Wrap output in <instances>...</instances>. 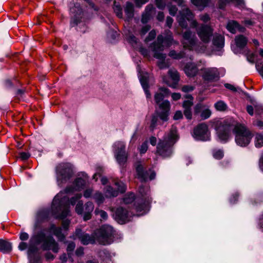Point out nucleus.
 <instances>
[{
  "label": "nucleus",
  "mask_w": 263,
  "mask_h": 263,
  "mask_svg": "<svg viewBox=\"0 0 263 263\" xmlns=\"http://www.w3.org/2000/svg\"><path fill=\"white\" fill-rule=\"evenodd\" d=\"M136 171V178L141 182H145L148 178V172L145 169L142 164L138 162L135 165Z\"/></svg>",
  "instance_id": "nucleus-14"
},
{
  "label": "nucleus",
  "mask_w": 263,
  "mask_h": 263,
  "mask_svg": "<svg viewBox=\"0 0 263 263\" xmlns=\"http://www.w3.org/2000/svg\"><path fill=\"white\" fill-rule=\"evenodd\" d=\"M156 3L158 8L163 9L165 7L164 0H156Z\"/></svg>",
  "instance_id": "nucleus-59"
},
{
  "label": "nucleus",
  "mask_w": 263,
  "mask_h": 263,
  "mask_svg": "<svg viewBox=\"0 0 263 263\" xmlns=\"http://www.w3.org/2000/svg\"><path fill=\"white\" fill-rule=\"evenodd\" d=\"M194 135L197 140L207 141L210 139L208 126L205 123L199 124L194 129Z\"/></svg>",
  "instance_id": "nucleus-8"
},
{
  "label": "nucleus",
  "mask_w": 263,
  "mask_h": 263,
  "mask_svg": "<svg viewBox=\"0 0 263 263\" xmlns=\"http://www.w3.org/2000/svg\"><path fill=\"white\" fill-rule=\"evenodd\" d=\"M105 195L106 197H116L118 195V191L114 190L110 186H107L106 188Z\"/></svg>",
  "instance_id": "nucleus-31"
},
{
  "label": "nucleus",
  "mask_w": 263,
  "mask_h": 263,
  "mask_svg": "<svg viewBox=\"0 0 263 263\" xmlns=\"http://www.w3.org/2000/svg\"><path fill=\"white\" fill-rule=\"evenodd\" d=\"M94 209V205L91 202H87L84 205L83 219L85 221L90 219L91 217V212Z\"/></svg>",
  "instance_id": "nucleus-17"
},
{
  "label": "nucleus",
  "mask_w": 263,
  "mask_h": 263,
  "mask_svg": "<svg viewBox=\"0 0 263 263\" xmlns=\"http://www.w3.org/2000/svg\"><path fill=\"white\" fill-rule=\"evenodd\" d=\"M168 73L172 79L176 82H178L179 80V74L178 72L174 69H171L168 71Z\"/></svg>",
  "instance_id": "nucleus-32"
},
{
  "label": "nucleus",
  "mask_w": 263,
  "mask_h": 263,
  "mask_svg": "<svg viewBox=\"0 0 263 263\" xmlns=\"http://www.w3.org/2000/svg\"><path fill=\"white\" fill-rule=\"evenodd\" d=\"M82 197V195L81 194H77L74 197L71 198L70 199V202L72 205H74L76 204L77 201L81 198Z\"/></svg>",
  "instance_id": "nucleus-56"
},
{
  "label": "nucleus",
  "mask_w": 263,
  "mask_h": 263,
  "mask_svg": "<svg viewBox=\"0 0 263 263\" xmlns=\"http://www.w3.org/2000/svg\"><path fill=\"white\" fill-rule=\"evenodd\" d=\"M114 10L116 13L117 16L119 18H122L123 16L122 8L119 5H116V2L114 3Z\"/></svg>",
  "instance_id": "nucleus-38"
},
{
  "label": "nucleus",
  "mask_w": 263,
  "mask_h": 263,
  "mask_svg": "<svg viewBox=\"0 0 263 263\" xmlns=\"http://www.w3.org/2000/svg\"><path fill=\"white\" fill-rule=\"evenodd\" d=\"M55 172L58 180L67 181L73 175V166L70 163L62 162L56 166Z\"/></svg>",
  "instance_id": "nucleus-6"
},
{
  "label": "nucleus",
  "mask_w": 263,
  "mask_h": 263,
  "mask_svg": "<svg viewBox=\"0 0 263 263\" xmlns=\"http://www.w3.org/2000/svg\"><path fill=\"white\" fill-rule=\"evenodd\" d=\"M140 82L143 89L148 88V81L145 76H143L140 78Z\"/></svg>",
  "instance_id": "nucleus-50"
},
{
  "label": "nucleus",
  "mask_w": 263,
  "mask_h": 263,
  "mask_svg": "<svg viewBox=\"0 0 263 263\" xmlns=\"http://www.w3.org/2000/svg\"><path fill=\"white\" fill-rule=\"evenodd\" d=\"M164 39L162 35H159L157 37V41L154 42L151 45V48L154 54L156 53H161V52L164 50L163 45Z\"/></svg>",
  "instance_id": "nucleus-15"
},
{
  "label": "nucleus",
  "mask_w": 263,
  "mask_h": 263,
  "mask_svg": "<svg viewBox=\"0 0 263 263\" xmlns=\"http://www.w3.org/2000/svg\"><path fill=\"white\" fill-rule=\"evenodd\" d=\"M211 114V111L209 109L206 108L202 110L200 117L202 120H205L209 118Z\"/></svg>",
  "instance_id": "nucleus-37"
},
{
  "label": "nucleus",
  "mask_w": 263,
  "mask_h": 263,
  "mask_svg": "<svg viewBox=\"0 0 263 263\" xmlns=\"http://www.w3.org/2000/svg\"><path fill=\"white\" fill-rule=\"evenodd\" d=\"M256 141L255 145L257 147H260L263 145V135H257L256 136Z\"/></svg>",
  "instance_id": "nucleus-44"
},
{
  "label": "nucleus",
  "mask_w": 263,
  "mask_h": 263,
  "mask_svg": "<svg viewBox=\"0 0 263 263\" xmlns=\"http://www.w3.org/2000/svg\"><path fill=\"white\" fill-rule=\"evenodd\" d=\"M235 43L238 47L242 48L247 44L246 38L242 35H238L235 37Z\"/></svg>",
  "instance_id": "nucleus-24"
},
{
  "label": "nucleus",
  "mask_w": 263,
  "mask_h": 263,
  "mask_svg": "<svg viewBox=\"0 0 263 263\" xmlns=\"http://www.w3.org/2000/svg\"><path fill=\"white\" fill-rule=\"evenodd\" d=\"M128 42L133 45H136L138 43V39L134 35H130L128 37Z\"/></svg>",
  "instance_id": "nucleus-55"
},
{
  "label": "nucleus",
  "mask_w": 263,
  "mask_h": 263,
  "mask_svg": "<svg viewBox=\"0 0 263 263\" xmlns=\"http://www.w3.org/2000/svg\"><path fill=\"white\" fill-rule=\"evenodd\" d=\"M115 184L118 186V192L120 193H124L126 191V186L124 183L122 182H117Z\"/></svg>",
  "instance_id": "nucleus-47"
},
{
  "label": "nucleus",
  "mask_w": 263,
  "mask_h": 263,
  "mask_svg": "<svg viewBox=\"0 0 263 263\" xmlns=\"http://www.w3.org/2000/svg\"><path fill=\"white\" fill-rule=\"evenodd\" d=\"M197 39L195 35L191 31H185L183 34L182 44L184 48H189L191 50L196 44Z\"/></svg>",
  "instance_id": "nucleus-11"
},
{
  "label": "nucleus",
  "mask_w": 263,
  "mask_h": 263,
  "mask_svg": "<svg viewBox=\"0 0 263 263\" xmlns=\"http://www.w3.org/2000/svg\"><path fill=\"white\" fill-rule=\"evenodd\" d=\"M167 8L170 15L175 16L178 11V8L175 5H167Z\"/></svg>",
  "instance_id": "nucleus-43"
},
{
  "label": "nucleus",
  "mask_w": 263,
  "mask_h": 263,
  "mask_svg": "<svg viewBox=\"0 0 263 263\" xmlns=\"http://www.w3.org/2000/svg\"><path fill=\"white\" fill-rule=\"evenodd\" d=\"M75 190L79 191L83 188L85 184V181L81 178H78L74 181Z\"/></svg>",
  "instance_id": "nucleus-30"
},
{
  "label": "nucleus",
  "mask_w": 263,
  "mask_h": 263,
  "mask_svg": "<svg viewBox=\"0 0 263 263\" xmlns=\"http://www.w3.org/2000/svg\"><path fill=\"white\" fill-rule=\"evenodd\" d=\"M211 0H191L193 4L199 8H204L208 5Z\"/></svg>",
  "instance_id": "nucleus-26"
},
{
  "label": "nucleus",
  "mask_w": 263,
  "mask_h": 263,
  "mask_svg": "<svg viewBox=\"0 0 263 263\" xmlns=\"http://www.w3.org/2000/svg\"><path fill=\"white\" fill-rule=\"evenodd\" d=\"M213 45L217 49H221L224 46V37L221 35H215L213 39Z\"/></svg>",
  "instance_id": "nucleus-21"
},
{
  "label": "nucleus",
  "mask_w": 263,
  "mask_h": 263,
  "mask_svg": "<svg viewBox=\"0 0 263 263\" xmlns=\"http://www.w3.org/2000/svg\"><path fill=\"white\" fill-rule=\"evenodd\" d=\"M178 138L177 128L172 126L170 132L164 136L163 140H159L157 146V153L164 158L171 157L173 153V146Z\"/></svg>",
  "instance_id": "nucleus-3"
},
{
  "label": "nucleus",
  "mask_w": 263,
  "mask_h": 263,
  "mask_svg": "<svg viewBox=\"0 0 263 263\" xmlns=\"http://www.w3.org/2000/svg\"><path fill=\"white\" fill-rule=\"evenodd\" d=\"M197 33L201 40L208 43L210 42L211 37L213 35V29L208 25L202 24L197 28Z\"/></svg>",
  "instance_id": "nucleus-9"
},
{
  "label": "nucleus",
  "mask_w": 263,
  "mask_h": 263,
  "mask_svg": "<svg viewBox=\"0 0 263 263\" xmlns=\"http://www.w3.org/2000/svg\"><path fill=\"white\" fill-rule=\"evenodd\" d=\"M115 219L120 224H124L131 220L132 214L126 209L120 207L117 209L114 214Z\"/></svg>",
  "instance_id": "nucleus-10"
},
{
  "label": "nucleus",
  "mask_w": 263,
  "mask_h": 263,
  "mask_svg": "<svg viewBox=\"0 0 263 263\" xmlns=\"http://www.w3.org/2000/svg\"><path fill=\"white\" fill-rule=\"evenodd\" d=\"M227 28L232 33H235L237 30L242 32L245 30V28L240 27L237 22L234 21L229 22L227 25Z\"/></svg>",
  "instance_id": "nucleus-19"
},
{
  "label": "nucleus",
  "mask_w": 263,
  "mask_h": 263,
  "mask_svg": "<svg viewBox=\"0 0 263 263\" xmlns=\"http://www.w3.org/2000/svg\"><path fill=\"white\" fill-rule=\"evenodd\" d=\"M194 89V87L190 85H184L182 87V90L185 92L191 91Z\"/></svg>",
  "instance_id": "nucleus-61"
},
{
  "label": "nucleus",
  "mask_w": 263,
  "mask_h": 263,
  "mask_svg": "<svg viewBox=\"0 0 263 263\" xmlns=\"http://www.w3.org/2000/svg\"><path fill=\"white\" fill-rule=\"evenodd\" d=\"M150 203H151V200H149L148 199L143 204H140V205H139L136 208L137 211H139V212H142V211L145 212V211L148 210Z\"/></svg>",
  "instance_id": "nucleus-34"
},
{
  "label": "nucleus",
  "mask_w": 263,
  "mask_h": 263,
  "mask_svg": "<svg viewBox=\"0 0 263 263\" xmlns=\"http://www.w3.org/2000/svg\"><path fill=\"white\" fill-rule=\"evenodd\" d=\"M70 221L68 219H64L62 221V225L63 229L67 230L70 224Z\"/></svg>",
  "instance_id": "nucleus-63"
},
{
  "label": "nucleus",
  "mask_w": 263,
  "mask_h": 263,
  "mask_svg": "<svg viewBox=\"0 0 263 263\" xmlns=\"http://www.w3.org/2000/svg\"><path fill=\"white\" fill-rule=\"evenodd\" d=\"M201 71L204 81H212L218 77V72L216 68H203Z\"/></svg>",
  "instance_id": "nucleus-13"
},
{
  "label": "nucleus",
  "mask_w": 263,
  "mask_h": 263,
  "mask_svg": "<svg viewBox=\"0 0 263 263\" xmlns=\"http://www.w3.org/2000/svg\"><path fill=\"white\" fill-rule=\"evenodd\" d=\"M165 32L167 33V36L165 37V40L170 44L172 43L173 39L172 37V33L170 30H165Z\"/></svg>",
  "instance_id": "nucleus-60"
},
{
  "label": "nucleus",
  "mask_w": 263,
  "mask_h": 263,
  "mask_svg": "<svg viewBox=\"0 0 263 263\" xmlns=\"http://www.w3.org/2000/svg\"><path fill=\"white\" fill-rule=\"evenodd\" d=\"M180 15L186 18L187 20L192 19L193 15L188 8H185L179 12Z\"/></svg>",
  "instance_id": "nucleus-27"
},
{
  "label": "nucleus",
  "mask_w": 263,
  "mask_h": 263,
  "mask_svg": "<svg viewBox=\"0 0 263 263\" xmlns=\"http://www.w3.org/2000/svg\"><path fill=\"white\" fill-rule=\"evenodd\" d=\"M213 156L216 159H221L224 156L223 151L221 149H214L213 151Z\"/></svg>",
  "instance_id": "nucleus-35"
},
{
  "label": "nucleus",
  "mask_w": 263,
  "mask_h": 263,
  "mask_svg": "<svg viewBox=\"0 0 263 263\" xmlns=\"http://www.w3.org/2000/svg\"><path fill=\"white\" fill-rule=\"evenodd\" d=\"M75 235L84 245H87L89 243L93 244L97 241L95 233L92 235H90L82 232L80 229L76 230Z\"/></svg>",
  "instance_id": "nucleus-12"
},
{
  "label": "nucleus",
  "mask_w": 263,
  "mask_h": 263,
  "mask_svg": "<svg viewBox=\"0 0 263 263\" xmlns=\"http://www.w3.org/2000/svg\"><path fill=\"white\" fill-rule=\"evenodd\" d=\"M239 197V194L237 193H235L231 195V197L230 198V202L232 204H234L237 201L238 198Z\"/></svg>",
  "instance_id": "nucleus-57"
},
{
  "label": "nucleus",
  "mask_w": 263,
  "mask_h": 263,
  "mask_svg": "<svg viewBox=\"0 0 263 263\" xmlns=\"http://www.w3.org/2000/svg\"><path fill=\"white\" fill-rule=\"evenodd\" d=\"M139 193L141 194V195L142 196H144V195H147L148 194L149 190L147 187H145L142 185L139 187Z\"/></svg>",
  "instance_id": "nucleus-54"
},
{
  "label": "nucleus",
  "mask_w": 263,
  "mask_h": 263,
  "mask_svg": "<svg viewBox=\"0 0 263 263\" xmlns=\"http://www.w3.org/2000/svg\"><path fill=\"white\" fill-rule=\"evenodd\" d=\"M169 94L168 89L164 87H160L159 91L155 94L154 100L155 103L158 105L159 109L156 110L155 113L152 115L149 126L151 130L153 131L156 127L158 118L162 122L168 121L171 107L170 103L167 100H163V99L167 97Z\"/></svg>",
  "instance_id": "nucleus-2"
},
{
  "label": "nucleus",
  "mask_w": 263,
  "mask_h": 263,
  "mask_svg": "<svg viewBox=\"0 0 263 263\" xmlns=\"http://www.w3.org/2000/svg\"><path fill=\"white\" fill-rule=\"evenodd\" d=\"M156 35V33L155 30H152L150 31V32L148 33V36L146 37L145 41L146 42H148L152 40H153Z\"/></svg>",
  "instance_id": "nucleus-51"
},
{
  "label": "nucleus",
  "mask_w": 263,
  "mask_h": 263,
  "mask_svg": "<svg viewBox=\"0 0 263 263\" xmlns=\"http://www.w3.org/2000/svg\"><path fill=\"white\" fill-rule=\"evenodd\" d=\"M135 200V195L133 193H130L126 195L123 198V202L125 204H129L132 203Z\"/></svg>",
  "instance_id": "nucleus-36"
},
{
  "label": "nucleus",
  "mask_w": 263,
  "mask_h": 263,
  "mask_svg": "<svg viewBox=\"0 0 263 263\" xmlns=\"http://www.w3.org/2000/svg\"><path fill=\"white\" fill-rule=\"evenodd\" d=\"M37 245L34 244V243H33L29 241V243L28 245V255H30L31 254L34 253L36 252L37 250Z\"/></svg>",
  "instance_id": "nucleus-41"
},
{
  "label": "nucleus",
  "mask_w": 263,
  "mask_h": 263,
  "mask_svg": "<svg viewBox=\"0 0 263 263\" xmlns=\"http://www.w3.org/2000/svg\"><path fill=\"white\" fill-rule=\"evenodd\" d=\"M70 211L68 206H66L62 212V213L59 215V218L63 219L69 215Z\"/></svg>",
  "instance_id": "nucleus-48"
},
{
  "label": "nucleus",
  "mask_w": 263,
  "mask_h": 263,
  "mask_svg": "<svg viewBox=\"0 0 263 263\" xmlns=\"http://www.w3.org/2000/svg\"><path fill=\"white\" fill-rule=\"evenodd\" d=\"M151 29V26L149 25H145L142 27L139 34L141 36H144Z\"/></svg>",
  "instance_id": "nucleus-52"
},
{
  "label": "nucleus",
  "mask_w": 263,
  "mask_h": 263,
  "mask_svg": "<svg viewBox=\"0 0 263 263\" xmlns=\"http://www.w3.org/2000/svg\"><path fill=\"white\" fill-rule=\"evenodd\" d=\"M115 156L118 162L120 164H124L127 159L125 152V145L122 141L116 142L114 145Z\"/></svg>",
  "instance_id": "nucleus-7"
},
{
  "label": "nucleus",
  "mask_w": 263,
  "mask_h": 263,
  "mask_svg": "<svg viewBox=\"0 0 263 263\" xmlns=\"http://www.w3.org/2000/svg\"><path fill=\"white\" fill-rule=\"evenodd\" d=\"M30 157V154L28 153L22 152L20 153V158L23 160H27Z\"/></svg>",
  "instance_id": "nucleus-64"
},
{
  "label": "nucleus",
  "mask_w": 263,
  "mask_h": 263,
  "mask_svg": "<svg viewBox=\"0 0 263 263\" xmlns=\"http://www.w3.org/2000/svg\"><path fill=\"white\" fill-rule=\"evenodd\" d=\"M147 148H148V146H147V143L146 142L143 143L140 148V153H141V154L145 153L146 152Z\"/></svg>",
  "instance_id": "nucleus-62"
},
{
  "label": "nucleus",
  "mask_w": 263,
  "mask_h": 263,
  "mask_svg": "<svg viewBox=\"0 0 263 263\" xmlns=\"http://www.w3.org/2000/svg\"><path fill=\"white\" fill-rule=\"evenodd\" d=\"M113 233V228L109 225H103L95 232L97 241L103 245L110 243Z\"/></svg>",
  "instance_id": "nucleus-5"
},
{
  "label": "nucleus",
  "mask_w": 263,
  "mask_h": 263,
  "mask_svg": "<svg viewBox=\"0 0 263 263\" xmlns=\"http://www.w3.org/2000/svg\"><path fill=\"white\" fill-rule=\"evenodd\" d=\"M76 211L79 215L82 214L83 212V203L82 201H80L77 204L76 206Z\"/></svg>",
  "instance_id": "nucleus-46"
},
{
  "label": "nucleus",
  "mask_w": 263,
  "mask_h": 263,
  "mask_svg": "<svg viewBox=\"0 0 263 263\" xmlns=\"http://www.w3.org/2000/svg\"><path fill=\"white\" fill-rule=\"evenodd\" d=\"M12 250L11 243L5 240L0 239V251L4 253H9Z\"/></svg>",
  "instance_id": "nucleus-23"
},
{
  "label": "nucleus",
  "mask_w": 263,
  "mask_h": 263,
  "mask_svg": "<svg viewBox=\"0 0 263 263\" xmlns=\"http://www.w3.org/2000/svg\"><path fill=\"white\" fill-rule=\"evenodd\" d=\"M81 16H73L71 20V25L72 26L77 25L81 21Z\"/></svg>",
  "instance_id": "nucleus-53"
},
{
  "label": "nucleus",
  "mask_w": 263,
  "mask_h": 263,
  "mask_svg": "<svg viewBox=\"0 0 263 263\" xmlns=\"http://www.w3.org/2000/svg\"><path fill=\"white\" fill-rule=\"evenodd\" d=\"M212 126L216 130L219 139L227 141L230 138L231 131L235 135L237 144L245 147L247 143V128L244 124L240 123L233 119L226 120L214 119L210 121Z\"/></svg>",
  "instance_id": "nucleus-1"
},
{
  "label": "nucleus",
  "mask_w": 263,
  "mask_h": 263,
  "mask_svg": "<svg viewBox=\"0 0 263 263\" xmlns=\"http://www.w3.org/2000/svg\"><path fill=\"white\" fill-rule=\"evenodd\" d=\"M30 241L38 245L43 242L41 248L43 250H51L54 253H58L59 250L58 243L52 236L46 237L43 233H39L32 236Z\"/></svg>",
  "instance_id": "nucleus-4"
},
{
  "label": "nucleus",
  "mask_w": 263,
  "mask_h": 263,
  "mask_svg": "<svg viewBox=\"0 0 263 263\" xmlns=\"http://www.w3.org/2000/svg\"><path fill=\"white\" fill-rule=\"evenodd\" d=\"M152 8L153 7L150 5L146 7L145 9V12L143 13L142 16L141 22L143 23L144 24L147 22L151 15L150 11L152 10Z\"/></svg>",
  "instance_id": "nucleus-28"
},
{
  "label": "nucleus",
  "mask_w": 263,
  "mask_h": 263,
  "mask_svg": "<svg viewBox=\"0 0 263 263\" xmlns=\"http://www.w3.org/2000/svg\"><path fill=\"white\" fill-rule=\"evenodd\" d=\"M95 213L96 215H99L102 219L104 220H106L108 218V215L107 213L103 210L96 209L95 211Z\"/></svg>",
  "instance_id": "nucleus-40"
},
{
  "label": "nucleus",
  "mask_w": 263,
  "mask_h": 263,
  "mask_svg": "<svg viewBox=\"0 0 263 263\" xmlns=\"http://www.w3.org/2000/svg\"><path fill=\"white\" fill-rule=\"evenodd\" d=\"M177 18H178V21L179 24V25L181 27L184 28H187L188 25H187V23L186 21V18H184L183 16H178L177 17Z\"/></svg>",
  "instance_id": "nucleus-42"
},
{
  "label": "nucleus",
  "mask_w": 263,
  "mask_h": 263,
  "mask_svg": "<svg viewBox=\"0 0 263 263\" xmlns=\"http://www.w3.org/2000/svg\"><path fill=\"white\" fill-rule=\"evenodd\" d=\"M186 100L184 101L182 106L184 109H191L193 105V97L190 95H186L185 96Z\"/></svg>",
  "instance_id": "nucleus-25"
},
{
  "label": "nucleus",
  "mask_w": 263,
  "mask_h": 263,
  "mask_svg": "<svg viewBox=\"0 0 263 263\" xmlns=\"http://www.w3.org/2000/svg\"><path fill=\"white\" fill-rule=\"evenodd\" d=\"M214 106L217 110L220 111L226 110L227 108L226 104L222 101H219L217 102H216Z\"/></svg>",
  "instance_id": "nucleus-33"
},
{
  "label": "nucleus",
  "mask_w": 263,
  "mask_h": 263,
  "mask_svg": "<svg viewBox=\"0 0 263 263\" xmlns=\"http://www.w3.org/2000/svg\"><path fill=\"white\" fill-rule=\"evenodd\" d=\"M75 248L76 245L73 242L70 241L68 243L67 251L69 256H70Z\"/></svg>",
  "instance_id": "nucleus-45"
},
{
  "label": "nucleus",
  "mask_w": 263,
  "mask_h": 263,
  "mask_svg": "<svg viewBox=\"0 0 263 263\" xmlns=\"http://www.w3.org/2000/svg\"><path fill=\"white\" fill-rule=\"evenodd\" d=\"M154 57L158 59L157 65L160 69H165L169 67L170 63L168 60H166V54L162 53H156L154 54Z\"/></svg>",
  "instance_id": "nucleus-16"
},
{
  "label": "nucleus",
  "mask_w": 263,
  "mask_h": 263,
  "mask_svg": "<svg viewBox=\"0 0 263 263\" xmlns=\"http://www.w3.org/2000/svg\"><path fill=\"white\" fill-rule=\"evenodd\" d=\"M49 231L52 232L60 241L65 239V236L62 232V229L60 227H57L54 224H51Z\"/></svg>",
  "instance_id": "nucleus-18"
},
{
  "label": "nucleus",
  "mask_w": 263,
  "mask_h": 263,
  "mask_svg": "<svg viewBox=\"0 0 263 263\" xmlns=\"http://www.w3.org/2000/svg\"><path fill=\"white\" fill-rule=\"evenodd\" d=\"M124 11L128 18H132L134 15V5L130 2H126L124 8Z\"/></svg>",
  "instance_id": "nucleus-22"
},
{
  "label": "nucleus",
  "mask_w": 263,
  "mask_h": 263,
  "mask_svg": "<svg viewBox=\"0 0 263 263\" xmlns=\"http://www.w3.org/2000/svg\"><path fill=\"white\" fill-rule=\"evenodd\" d=\"M184 115L187 119L191 120L192 118L191 109H184Z\"/></svg>",
  "instance_id": "nucleus-58"
},
{
  "label": "nucleus",
  "mask_w": 263,
  "mask_h": 263,
  "mask_svg": "<svg viewBox=\"0 0 263 263\" xmlns=\"http://www.w3.org/2000/svg\"><path fill=\"white\" fill-rule=\"evenodd\" d=\"M185 53L183 51H180L177 53L175 50H171L168 55L174 59L179 60L184 57Z\"/></svg>",
  "instance_id": "nucleus-29"
},
{
  "label": "nucleus",
  "mask_w": 263,
  "mask_h": 263,
  "mask_svg": "<svg viewBox=\"0 0 263 263\" xmlns=\"http://www.w3.org/2000/svg\"><path fill=\"white\" fill-rule=\"evenodd\" d=\"M203 108L204 105L201 103L197 104L194 107V114L195 115L198 114L202 111V109H203Z\"/></svg>",
  "instance_id": "nucleus-49"
},
{
  "label": "nucleus",
  "mask_w": 263,
  "mask_h": 263,
  "mask_svg": "<svg viewBox=\"0 0 263 263\" xmlns=\"http://www.w3.org/2000/svg\"><path fill=\"white\" fill-rule=\"evenodd\" d=\"M93 198L99 204L102 203L104 200L103 195L100 192H96L93 195Z\"/></svg>",
  "instance_id": "nucleus-39"
},
{
  "label": "nucleus",
  "mask_w": 263,
  "mask_h": 263,
  "mask_svg": "<svg viewBox=\"0 0 263 263\" xmlns=\"http://www.w3.org/2000/svg\"><path fill=\"white\" fill-rule=\"evenodd\" d=\"M184 71L186 75L190 77L195 76L198 72L197 67L192 64H187L185 67Z\"/></svg>",
  "instance_id": "nucleus-20"
}]
</instances>
